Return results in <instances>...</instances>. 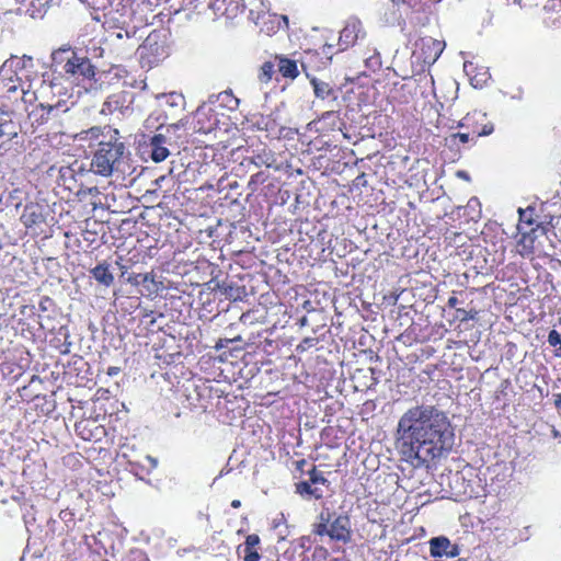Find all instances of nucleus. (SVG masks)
I'll return each instance as SVG.
<instances>
[{"label":"nucleus","instance_id":"f257e3e1","mask_svg":"<svg viewBox=\"0 0 561 561\" xmlns=\"http://www.w3.org/2000/svg\"><path fill=\"white\" fill-rule=\"evenodd\" d=\"M455 431L447 413L433 404H416L399 419L397 442L411 460L428 462L451 450Z\"/></svg>","mask_w":561,"mask_h":561},{"label":"nucleus","instance_id":"f03ea898","mask_svg":"<svg viewBox=\"0 0 561 561\" xmlns=\"http://www.w3.org/2000/svg\"><path fill=\"white\" fill-rule=\"evenodd\" d=\"M85 138H100L93 152L90 170L98 175L108 178L115 173H124L122 165L125 160V144L121 140L119 131L110 126L92 127L84 131Z\"/></svg>","mask_w":561,"mask_h":561},{"label":"nucleus","instance_id":"7ed1b4c3","mask_svg":"<svg viewBox=\"0 0 561 561\" xmlns=\"http://www.w3.org/2000/svg\"><path fill=\"white\" fill-rule=\"evenodd\" d=\"M53 61L67 80L78 85L95 81L96 68L90 58L80 56L70 47L54 51Z\"/></svg>","mask_w":561,"mask_h":561},{"label":"nucleus","instance_id":"20e7f679","mask_svg":"<svg viewBox=\"0 0 561 561\" xmlns=\"http://www.w3.org/2000/svg\"><path fill=\"white\" fill-rule=\"evenodd\" d=\"M312 533L319 537L328 536L331 540L348 543L352 541V522L347 514L321 512Z\"/></svg>","mask_w":561,"mask_h":561},{"label":"nucleus","instance_id":"39448f33","mask_svg":"<svg viewBox=\"0 0 561 561\" xmlns=\"http://www.w3.org/2000/svg\"><path fill=\"white\" fill-rule=\"evenodd\" d=\"M334 54H336L335 46L333 44L325 43L320 49L304 50L300 58V65L307 75L309 70L319 71L330 65Z\"/></svg>","mask_w":561,"mask_h":561},{"label":"nucleus","instance_id":"423d86ee","mask_svg":"<svg viewBox=\"0 0 561 561\" xmlns=\"http://www.w3.org/2000/svg\"><path fill=\"white\" fill-rule=\"evenodd\" d=\"M366 37L367 33L363 22L358 18L352 16L347 19L345 25L340 31L337 49L335 50L336 53L347 50L348 48L364 42Z\"/></svg>","mask_w":561,"mask_h":561},{"label":"nucleus","instance_id":"0eeeda50","mask_svg":"<svg viewBox=\"0 0 561 561\" xmlns=\"http://www.w3.org/2000/svg\"><path fill=\"white\" fill-rule=\"evenodd\" d=\"M458 127L467 129L471 137L479 138L489 136L494 131V125L485 113L473 111L468 113L459 123Z\"/></svg>","mask_w":561,"mask_h":561},{"label":"nucleus","instance_id":"6e6552de","mask_svg":"<svg viewBox=\"0 0 561 561\" xmlns=\"http://www.w3.org/2000/svg\"><path fill=\"white\" fill-rule=\"evenodd\" d=\"M309 479L302 480L295 484L296 493L302 497L320 500L323 497V490H321L319 484H327L328 479L324 477L323 472L317 469L316 465H311V468L307 471Z\"/></svg>","mask_w":561,"mask_h":561},{"label":"nucleus","instance_id":"1a4fd4ad","mask_svg":"<svg viewBox=\"0 0 561 561\" xmlns=\"http://www.w3.org/2000/svg\"><path fill=\"white\" fill-rule=\"evenodd\" d=\"M445 42L435 39L433 37H422L417 43V55L420 59L426 65H433L442 55L445 49Z\"/></svg>","mask_w":561,"mask_h":561},{"label":"nucleus","instance_id":"9d476101","mask_svg":"<svg viewBox=\"0 0 561 561\" xmlns=\"http://www.w3.org/2000/svg\"><path fill=\"white\" fill-rule=\"evenodd\" d=\"M20 220L26 229L36 231L46 224V209L38 203H27L23 208Z\"/></svg>","mask_w":561,"mask_h":561},{"label":"nucleus","instance_id":"9b49d317","mask_svg":"<svg viewBox=\"0 0 561 561\" xmlns=\"http://www.w3.org/2000/svg\"><path fill=\"white\" fill-rule=\"evenodd\" d=\"M217 124L215 114L210 108L198 107L193 115L194 131L201 134L210 133Z\"/></svg>","mask_w":561,"mask_h":561},{"label":"nucleus","instance_id":"f8f14e48","mask_svg":"<svg viewBox=\"0 0 561 561\" xmlns=\"http://www.w3.org/2000/svg\"><path fill=\"white\" fill-rule=\"evenodd\" d=\"M261 538L256 534H251L245 537L242 545L237 548V553L243 561H259Z\"/></svg>","mask_w":561,"mask_h":561},{"label":"nucleus","instance_id":"ddd939ff","mask_svg":"<svg viewBox=\"0 0 561 561\" xmlns=\"http://www.w3.org/2000/svg\"><path fill=\"white\" fill-rule=\"evenodd\" d=\"M75 431L78 436L89 442L100 440L101 436L105 434V428L91 420H82L77 422L75 424Z\"/></svg>","mask_w":561,"mask_h":561},{"label":"nucleus","instance_id":"4468645a","mask_svg":"<svg viewBox=\"0 0 561 561\" xmlns=\"http://www.w3.org/2000/svg\"><path fill=\"white\" fill-rule=\"evenodd\" d=\"M261 31L267 35L277 33L279 30L288 27V18L279 14H264L261 16Z\"/></svg>","mask_w":561,"mask_h":561},{"label":"nucleus","instance_id":"2eb2a0df","mask_svg":"<svg viewBox=\"0 0 561 561\" xmlns=\"http://www.w3.org/2000/svg\"><path fill=\"white\" fill-rule=\"evenodd\" d=\"M274 59L275 61H277L278 72L284 78L294 80L299 76L298 65L296 60L282 55H275Z\"/></svg>","mask_w":561,"mask_h":561},{"label":"nucleus","instance_id":"dca6fc26","mask_svg":"<svg viewBox=\"0 0 561 561\" xmlns=\"http://www.w3.org/2000/svg\"><path fill=\"white\" fill-rule=\"evenodd\" d=\"M165 142H167V139L161 134L154 135L151 138V141H150L151 154L150 156L154 162H162L169 157L170 151L165 147Z\"/></svg>","mask_w":561,"mask_h":561},{"label":"nucleus","instance_id":"f3484780","mask_svg":"<svg viewBox=\"0 0 561 561\" xmlns=\"http://www.w3.org/2000/svg\"><path fill=\"white\" fill-rule=\"evenodd\" d=\"M310 83L317 98L321 100H336V92L330 83L317 78H312Z\"/></svg>","mask_w":561,"mask_h":561},{"label":"nucleus","instance_id":"a211bd4d","mask_svg":"<svg viewBox=\"0 0 561 561\" xmlns=\"http://www.w3.org/2000/svg\"><path fill=\"white\" fill-rule=\"evenodd\" d=\"M24 11L33 19L43 18L47 11V0H21Z\"/></svg>","mask_w":561,"mask_h":561},{"label":"nucleus","instance_id":"6ab92c4d","mask_svg":"<svg viewBox=\"0 0 561 561\" xmlns=\"http://www.w3.org/2000/svg\"><path fill=\"white\" fill-rule=\"evenodd\" d=\"M91 274L96 282L110 287L114 283V276L110 271V265L106 262L98 264L91 270Z\"/></svg>","mask_w":561,"mask_h":561},{"label":"nucleus","instance_id":"aec40b11","mask_svg":"<svg viewBox=\"0 0 561 561\" xmlns=\"http://www.w3.org/2000/svg\"><path fill=\"white\" fill-rule=\"evenodd\" d=\"M364 64L368 71L376 72L382 66L381 55L375 47H367L364 53Z\"/></svg>","mask_w":561,"mask_h":561},{"label":"nucleus","instance_id":"412c9836","mask_svg":"<svg viewBox=\"0 0 561 561\" xmlns=\"http://www.w3.org/2000/svg\"><path fill=\"white\" fill-rule=\"evenodd\" d=\"M253 127L257 130H264L268 134L276 133V122L271 116H265L263 114L253 115L252 119Z\"/></svg>","mask_w":561,"mask_h":561},{"label":"nucleus","instance_id":"4be33fe9","mask_svg":"<svg viewBox=\"0 0 561 561\" xmlns=\"http://www.w3.org/2000/svg\"><path fill=\"white\" fill-rule=\"evenodd\" d=\"M450 547V540L447 537H434L430 540V553L432 557H443Z\"/></svg>","mask_w":561,"mask_h":561},{"label":"nucleus","instance_id":"5701e85b","mask_svg":"<svg viewBox=\"0 0 561 561\" xmlns=\"http://www.w3.org/2000/svg\"><path fill=\"white\" fill-rule=\"evenodd\" d=\"M19 135V127L13 121H4L0 123V138L11 140Z\"/></svg>","mask_w":561,"mask_h":561},{"label":"nucleus","instance_id":"b1692460","mask_svg":"<svg viewBox=\"0 0 561 561\" xmlns=\"http://www.w3.org/2000/svg\"><path fill=\"white\" fill-rule=\"evenodd\" d=\"M277 66V61H275V59L272 61V60H267L265 62H263V65L261 66V69H260V75H259V79L261 82H270L273 78V75L275 73V67Z\"/></svg>","mask_w":561,"mask_h":561},{"label":"nucleus","instance_id":"393cba45","mask_svg":"<svg viewBox=\"0 0 561 561\" xmlns=\"http://www.w3.org/2000/svg\"><path fill=\"white\" fill-rule=\"evenodd\" d=\"M548 343L556 347L554 355L561 357V335L557 330H551L548 334Z\"/></svg>","mask_w":561,"mask_h":561},{"label":"nucleus","instance_id":"a878e982","mask_svg":"<svg viewBox=\"0 0 561 561\" xmlns=\"http://www.w3.org/2000/svg\"><path fill=\"white\" fill-rule=\"evenodd\" d=\"M449 138L453 144H456L457 140L462 145L468 144V142L476 144V141H477V138L471 137L469 130H467V129H465V131L451 134Z\"/></svg>","mask_w":561,"mask_h":561},{"label":"nucleus","instance_id":"bb28decb","mask_svg":"<svg viewBox=\"0 0 561 561\" xmlns=\"http://www.w3.org/2000/svg\"><path fill=\"white\" fill-rule=\"evenodd\" d=\"M37 107L42 111V114L38 118H36L35 122L37 125H43V124L47 123V121L49 119L50 113L55 110L56 106L50 105V104L45 105V104L41 103Z\"/></svg>","mask_w":561,"mask_h":561},{"label":"nucleus","instance_id":"cd10ccee","mask_svg":"<svg viewBox=\"0 0 561 561\" xmlns=\"http://www.w3.org/2000/svg\"><path fill=\"white\" fill-rule=\"evenodd\" d=\"M526 240L527 233H523L520 240L518 241V247H520V249L517 250L522 256H528L534 252L533 244H526Z\"/></svg>","mask_w":561,"mask_h":561},{"label":"nucleus","instance_id":"c85d7f7f","mask_svg":"<svg viewBox=\"0 0 561 561\" xmlns=\"http://www.w3.org/2000/svg\"><path fill=\"white\" fill-rule=\"evenodd\" d=\"M476 314H477V312L473 310L456 308V318L461 322L474 319Z\"/></svg>","mask_w":561,"mask_h":561},{"label":"nucleus","instance_id":"c756f323","mask_svg":"<svg viewBox=\"0 0 561 561\" xmlns=\"http://www.w3.org/2000/svg\"><path fill=\"white\" fill-rule=\"evenodd\" d=\"M534 211V208L528 207L527 209H519V225L526 224L528 226H531L534 224V220L531 218V214Z\"/></svg>","mask_w":561,"mask_h":561},{"label":"nucleus","instance_id":"7c9ffc66","mask_svg":"<svg viewBox=\"0 0 561 561\" xmlns=\"http://www.w3.org/2000/svg\"><path fill=\"white\" fill-rule=\"evenodd\" d=\"M227 0H215L211 4L214 11L220 15L230 16L228 8L225 7Z\"/></svg>","mask_w":561,"mask_h":561},{"label":"nucleus","instance_id":"2f4dec72","mask_svg":"<svg viewBox=\"0 0 561 561\" xmlns=\"http://www.w3.org/2000/svg\"><path fill=\"white\" fill-rule=\"evenodd\" d=\"M318 343L317 337H305L298 345L297 351L298 352H305L311 347H313Z\"/></svg>","mask_w":561,"mask_h":561},{"label":"nucleus","instance_id":"473e14b6","mask_svg":"<svg viewBox=\"0 0 561 561\" xmlns=\"http://www.w3.org/2000/svg\"><path fill=\"white\" fill-rule=\"evenodd\" d=\"M266 175L264 172H257L250 178L249 185H260L266 181Z\"/></svg>","mask_w":561,"mask_h":561},{"label":"nucleus","instance_id":"72a5a7b5","mask_svg":"<svg viewBox=\"0 0 561 561\" xmlns=\"http://www.w3.org/2000/svg\"><path fill=\"white\" fill-rule=\"evenodd\" d=\"M459 552H460L459 547L457 545L450 543V547L447 549V552L445 553V556L455 558L459 554Z\"/></svg>","mask_w":561,"mask_h":561},{"label":"nucleus","instance_id":"f704fd0d","mask_svg":"<svg viewBox=\"0 0 561 561\" xmlns=\"http://www.w3.org/2000/svg\"><path fill=\"white\" fill-rule=\"evenodd\" d=\"M307 465H308V461L306 459H300V460L295 461V468L297 471L300 472V474H302L305 472V467Z\"/></svg>","mask_w":561,"mask_h":561},{"label":"nucleus","instance_id":"c9c22d12","mask_svg":"<svg viewBox=\"0 0 561 561\" xmlns=\"http://www.w3.org/2000/svg\"><path fill=\"white\" fill-rule=\"evenodd\" d=\"M329 118H334V119L337 118V113L334 111H328L321 115L320 121L329 119Z\"/></svg>","mask_w":561,"mask_h":561},{"label":"nucleus","instance_id":"e433bc0d","mask_svg":"<svg viewBox=\"0 0 561 561\" xmlns=\"http://www.w3.org/2000/svg\"><path fill=\"white\" fill-rule=\"evenodd\" d=\"M457 305H458V298L456 296H451L448 298L447 306L449 308H456Z\"/></svg>","mask_w":561,"mask_h":561},{"label":"nucleus","instance_id":"4c0bfd02","mask_svg":"<svg viewBox=\"0 0 561 561\" xmlns=\"http://www.w3.org/2000/svg\"><path fill=\"white\" fill-rule=\"evenodd\" d=\"M118 371H119V368H117V367H110V368L107 369V375H108V376H114V375H117V374H118Z\"/></svg>","mask_w":561,"mask_h":561},{"label":"nucleus","instance_id":"58836bf2","mask_svg":"<svg viewBox=\"0 0 561 561\" xmlns=\"http://www.w3.org/2000/svg\"><path fill=\"white\" fill-rule=\"evenodd\" d=\"M554 404H556L557 409L561 410V393L556 394Z\"/></svg>","mask_w":561,"mask_h":561},{"label":"nucleus","instance_id":"ea45409f","mask_svg":"<svg viewBox=\"0 0 561 561\" xmlns=\"http://www.w3.org/2000/svg\"><path fill=\"white\" fill-rule=\"evenodd\" d=\"M298 323H299V325H300V327H306V325H308V319H307V317H306V316L301 317V318L299 319Z\"/></svg>","mask_w":561,"mask_h":561},{"label":"nucleus","instance_id":"a19ab883","mask_svg":"<svg viewBox=\"0 0 561 561\" xmlns=\"http://www.w3.org/2000/svg\"><path fill=\"white\" fill-rule=\"evenodd\" d=\"M400 91H402V92H409V93H410V91H411L410 85H409V84H407V83L401 84V85H400Z\"/></svg>","mask_w":561,"mask_h":561},{"label":"nucleus","instance_id":"79ce46f5","mask_svg":"<svg viewBox=\"0 0 561 561\" xmlns=\"http://www.w3.org/2000/svg\"><path fill=\"white\" fill-rule=\"evenodd\" d=\"M231 506H232L233 508H239V507L241 506V501H240V500H233V501L231 502Z\"/></svg>","mask_w":561,"mask_h":561},{"label":"nucleus","instance_id":"37998d69","mask_svg":"<svg viewBox=\"0 0 561 561\" xmlns=\"http://www.w3.org/2000/svg\"><path fill=\"white\" fill-rule=\"evenodd\" d=\"M458 176L463 178V179H467V178H468V176H467V173H466L465 171H459V172H458Z\"/></svg>","mask_w":561,"mask_h":561},{"label":"nucleus","instance_id":"c03bdc74","mask_svg":"<svg viewBox=\"0 0 561 561\" xmlns=\"http://www.w3.org/2000/svg\"><path fill=\"white\" fill-rule=\"evenodd\" d=\"M138 276H139V277H142V282H146V280L148 279V275H147V274H146V275H141V274H139Z\"/></svg>","mask_w":561,"mask_h":561},{"label":"nucleus","instance_id":"a18cd8bd","mask_svg":"<svg viewBox=\"0 0 561 561\" xmlns=\"http://www.w3.org/2000/svg\"><path fill=\"white\" fill-rule=\"evenodd\" d=\"M457 561H468L466 558H459Z\"/></svg>","mask_w":561,"mask_h":561},{"label":"nucleus","instance_id":"49530a36","mask_svg":"<svg viewBox=\"0 0 561 561\" xmlns=\"http://www.w3.org/2000/svg\"><path fill=\"white\" fill-rule=\"evenodd\" d=\"M401 103H409V100L404 99L400 101Z\"/></svg>","mask_w":561,"mask_h":561},{"label":"nucleus","instance_id":"de8ad7c7","mask_svg":"<svg viewBox=\"0 0 561 561\" xmlns=\"http://www.w3.org/2000/svg\"><path fill=\"white\" fill-rule=\"evenodd\" d=\"M277 561H289V560L284 557L283 559H278Z\"/></svg>","mask_w":561,"mask_h":561}]
</instances>
